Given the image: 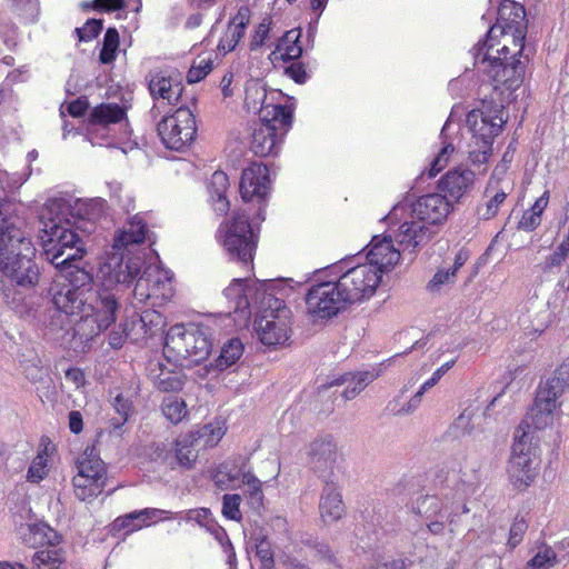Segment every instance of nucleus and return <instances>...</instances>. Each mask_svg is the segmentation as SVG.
<instances>
[{
	"label": "nucleus",
	"mask_w": 569,
	"mask_h": 569,
	"mask_svg": "<svg viewBox=\"0 0 569 569\" xmlns=\"http://www.w3.org/2000/svg\"><path fill=\"white\" fill-rule=\"evenodd\" d=\"M21 182L0 170V282L4 302L20 316L28 313L24 291L33 289L40 270L33 258L36 248L29 234L22 230L23 221L10 214L8 193Z\"/></svg>",
	"instance_id": "1"
},
{
	"label": "nucleus",
	"mask_w": 569,
	"mask_h": 569,
	"mask_svg": "<svg viewBox=\"0 0 569 569\" xmlns=\"http://www.w3.org/2000/svg\"><path fill=\"white\" fill-rule=\"evenodd\" d=\"M69 204L63 199L48 200L40 210V240L46 259L57 268H67L64 276L57 280L96 300L92 291L93 278L83 268L72 267L71 262L82 258L81 240L73 230V224L66 218Z\"/></svg>",
	"instance_id": "2"
},
{
	"label": "nucleus",
	"mask_w": 569,
	"mask_h": 569,
	"mask_svg": "<svg viewBox=\"0 0 569 569\" xmlns=\"http://www.w3.org/2000/svg\"><path fill=\"white\" fill-rule=\"evenodd\" d=\"M139 263V260L126 264L112 259L108 266V273L102 277V287L97 292L92 309L79 315L80 321L76 325L74 331L81 339L92 340L116 321L119 303L110 288L112 284H127L132 273L138 270Z\"/></svg>",
	"instance_id": "3"
},
{
	"label": "nucleus",
	"mask_w": 569,
	"mask_h": 569,
	"mask_svg": "<svg viewBox=\"0 0 569 569\" xmlns=\"http://www.w3.org/2000/svg\"><path fill=\"white\" fill-rule=\"evenodd\" d=\"M499 44L479 42L473 49L475 66L487 74L493 90L499 91L502 99H508L523 80L525 62L518 58L522 54L519 48H513L511 52L509 44L502 43L496 48Z\"/></svg>",
	"instance_id": "4"
},
{
	"label": "nucleus",
	"mask_w": 569,
	"mask_h": 569,
	"mask_svg": "<svg viewBox=\"0 0 569 569\" xmlns=\"http://www.w3.org/2000/svg\"><path fill=\"white\" fill-rule=\"evenodd\" d=\"M507 122L502 101L499 103L483 101L481 108L467 114V124L471 132L468 143V157L473 164H483L492 154L495 138Z\"/></svg>",
	"instance_id": "5"
},
{
	"label": "nucleus",
	"mask_w": 569,
	"mask_h": 569,
	"mask_svg": "<svg viewBox=\"0 0 569 569\" xmlns=\"http://www.w3.org/2000/svg\"><path fill=\"white\" fill-rule=\"evenodd\" d=\"M254 302L258 303L256 330L260 341L267 346L284 343L291 330V310L272 289L258 288Z\"/></svg>",
	"instance_id": "6"
},
{
	"label": "nucleus",
	"mask_w": 569,
	"mask_h": 569,
	"mask_svg": "<svg viewBox=\"0 0 569 569\" xmlns=\"http://www.w3.org/2000/svg\"><path fill=\"white\" fill-rule=\"evenodd\" d=\"M538 442L539 439L527 421L516 430L507 472L510 482L518 490L528 488L538 476L540 466Z\"/></svg>",
	"instance_id": "7"
},
{
	"label": "nucleus",
	"mask_w": 569,
	"mask_h": 569,
	"mask_svg": "<svg viewBox=\"0 0 569 569\" xmlns=\"http://www.w3.org/2000/svg\"><path fill=\"white\" fill-rule=\"evenodd\" d=\"M212 348V333L208 326L176 325L166 335L163 351L177 361L189 359L198 363L206 360Z\"/></svg>",
	"instance_id": "8"
},
{
	"label": "nucleus",
	"mask_w": 569,
	"mask_h": 569,
	"mask_svg": "<svg viewBox=\"0 0 569 569\" xmlns=\"http://www.w3.org/2000/svg\"><path fill=\"white\" fill-rule=\"evenodd\" d=\"M260 123L253 129L251 150L267 157L277 154L292 123V110L287 106H269L262 110Z\"/></svg>",
	"instance_id": "9"
},
{
	"label": "nucleus",
	"mask_w": 569,
	"mask_h": 569,
	"mask_svg": "<svg viewBox=\"0 0 569 569\" xmlns=\"http://www.w3.org/2000/svg\"><path fill=\"white\" fill-rule=\"evenodd\" d=\"M224 232L222 244L231 259L243 264L251 263L257 247V237L246 210H234L231 220L221 226Z\"/></svg>",
	"instance_id": "10"
},
{
	"label": "nucleus",
	"mask_w": 569,
	"mask_h": 569,
	"mask_svg": "<svg viewBox=\"0 0 569 569\" xmlns=\"http://www.w3.org/2000/svg\"><path fill=\"white\" fill-rule=\"evenodd\" d=\"M497 16V22L489 29L482 43H498L497 38L501 36L502 43L519 48V52L523 51L526 38L525 8L512 0H502Z\"/></svg>",
	"instance_id": "11"
},
{
	"label": "nucleus",
	"mask_w": 569,
	"mask_h": 569,
	"mask_svg": "<svg viewBox=\"0 0 569 569\" xmlns=\"http://www.w3.org/2000/svg\"><path fill=\"white\" fill-rule=\"evenodd\" d=\"M49 295L56 308L48 323L51 331L67 329L70 326L69 316H78L92 309L93 300L58 280L51 283Z\"/></svg>",
	"instance_id": "12"
},
{
	"label": "nucleus",
	"mask_w": 569,
	"mask_h": 569,
	"mask_svg": "<svg viewBox=\"0 0 569 569\" xmlns=\"http://www.w3.org/2000/svg\"><path fill=\"white\" fill-rule=\"evenodd\" d=\"M157 130L167 149L183 151L196 139V118L189 108L179 107L158 122Z\"/></svg>",
	"instance_id": "13"
},
{
	"label": "nucleus",
	"mask_w": 569,
	"mask_h": 569,
	"mask_svg": "<svg viewBox=\"0 0 569 569\" xmlns=\"http://www.w3.org/2000/svg\"><path fill=\"white\" fill-rule=\"evenodd\" d=\"M147 234L148 229L143 219L139 216L132 217L114 237L113 252L108 262L100 269L102 277L104 278L108 273V266L112 262V259L124 262L126 264L127 262L139 260L138 270L132 273L131 279H133L136 274H140L143 260L141 256L136 254V251L146 241Z\"/></svg>",
	"instance_id": "14"
},
{
	"label": "nucleus",
	"mask_w": 569,
	"mask_h": 569,
	"mask_svg": "<svg viewBox=\"0 0 569 569\" xmlns=\"http://www.w3.org/2000/svg\"><path fill=\"white\" fill-rule=\"evenodd\" d=\"M21 536L26 545L41 549L36 551L32 562L37 569H59L61 559L56 547L59 543L60 536L48 525L40 522L21 527Z\"/></svg>",
	"instance_id": "15"
},
{
	"label": "nucleus",
	"mask_w": 569,
	"mask_h": 569,
	"mask_svg": "<svg viewBox=\"0 0 569 569\" xmlns=\"http://www.w3.org/2000/svg\"><path fill=\"white\" fill-rule=\"evenodd\" d=\"M380 281L379 268L370 263L349 268L337 279L348 305L361 302L372 297Z\"/></svg>",
	"instance_id": "16"
},
{
	"label": "nucleus",
	"mask_w": 569,
	"mask_h": 569,
	"mask_svg": "<svg viewBox=\"0 0 569 569\" xmlns=\"http://www.w3.org/2000/svg\"><path fill=\"white\" fill-rule=\"evenodd\" d=\"M308 312L319 319H330L343 310L348 302L337 280L312 284L306 296Z\"/></svg>",
	"instance_id": "17"
},
{
	"label": "nucleus",
	"mask_w": 569,
	"mask_h": 569,
	"mask_svg": "<svg viewBox=\"0 0 569 569\" xmlns=\"http://www.w3.org/2000/svg\"><path fill=\"white\" fill-rule=\"evenodd\" d=\"M307 465L323 482L339 480L338 448L332 436H321L309 443Z\"/></svg>",
	"instance_id": "18"
},
{
	"label": "nucleus",
	"mask_w": 569,
	"mask_h": 569,
	"mask_svg": "<svg viewBox=\"0 0 569 569\" xmlns=\"http://www.w3.org/2000/svg\"><path fill=\"white\" fill-rule=\"evenodd\" d=\"M134 279L133 298L139 302H146L150 299L164 300L171 296V273L156 264L146 267L143 272L138 278L136 276ZM131 281L132 279L123 286L112 284L110 292L113 288L117 290L127 288Z\"/></svg>",
	"instance_id": "19"
},
{
	"label": "nucleus",
	"mask_w": 569,
	"mask_h": 569,
	"mask_svg": "<svg viewBox=\"0 0 569 569\" xmlns=\"http://www.w3.org/2000/svg\"><path fill=\"white\" fill-rule=\"evenodd\" d=\"M405 219L395 233V239L399 247L406 251L413 252L417 248L425 246L433 236L430 227L426 226L418 219L409 217L407 211V202H400L393 206L389 214L386 217L391 223Z\"/></svg>",
	"instance_id": "20"
},
{
	"label": "nucleus",
	"mask_w": 569,
	"mask_h": 569,
	"mask_svg": "<svg viewBox=\"0 0 569 569\" xmlns=\"http://www.w3.org/2000/svg\"><path fill=\"white\" fill-rule=\"evenodd\" d=\"M146 82L154 100L162 99L169 104H176L183 91L181 76L173 69L150 70L146 76Z\"/></svg>",
	"instance_id": "21"
},
{
	"label": "nucleus",
	"mask_w": 569,
	"mask_h": 569,
	"mask_svg": "<svg viewBox=\"0 0 569 569\" xmlns=\"http://www.w3.org/2000/svg\"><path fill=\"white\" fill-rule=\"evenodd\" d=\"M450 210V201L439 193L426 194L410 204L407 203L409 217L420 220L428 227L445 221Z\"/></svg>",
	"instance_id": "22"
},
{
	"label": "nucleus",
	"mask_w": 569,
	"mask_h": 569,
	"mask_svg": "<svg viewBox=\"0 0 569 569\" xmlns=\"http://www.w3.org/2000/svg\"><path fill=\"white\" fill-rule=\"evenodd\" d=\"M272 283L260 282L247 279H233L232 282L223 290V296L229 301V309L233 312L250 315V308L258 307L256 300V290L258 288L269 289Z\"/></svg>",
	"instance_id": "23"
},
{
	"label": "nucleus",
	"mask_w": 569,
	"mask_h": 569,
	"mask_svg": "<svg viewBox=\"0 0 569 569\" xmlns=\"http://www.w3.org/2000/svg\"><path fill=\"white\" fill-rule=\"evenodd\" d=\"M269 170L266 164L252 163L242 171L240 180V193L244 202L254 198L261 202L269 190Z\"/></svg>",
	"instance_id": "24"
},
{
	"label": "nucleus",
	"mask_w": 569,
	"mask_h": 569,
	"mask_svg": "<svg viewBox=\"0 0 569 569\" xmlns=\"http://www.w3.org/2000/svg\"><path fill=\"white\" fill-rule=\"evenodd\" d=\"M368 263L379 268V274L393 267L400 259V250L393 244L390 236H375L367 253Z\"/></svg>",
	"instance_id": "25"
},
{
	"label": "nucleus",
	"mask_w": 569,
	"mask_h": 569,
	"mask_svg": "<svg viewBox=\"0 0 569 569\" xmlns=\"http://www.w3.org/2000/svg\"><path fill=\"white\" fill-rule=\"evenodd\" d=\"M194 435L190 433L176 440L173 448L164 453L162 461L166 467L191 469L198 457Z\"/></svg>",
	"instance_id": "26"
},
{
	"label": "nucleus",
	"mask_w": 569,
	"mask_h": 569,
	"mask_svg": "<svg viewBox=\"0 0 569 569\" xmlns=\"http://www.w3.org/2000/svg\"><path fill=\"white\" fill-rule=\"evenodd\" d=\"M319 510L321 519L327 523L339 520L345 513V505L338 487V481L325 482V488L320 497Z\"/></svg>",
	"instance_id": "27"
},
{
	"label": "nucleus",
	"mask_w": 569,
	"mask_h": 569,
	"mask_svg": "<svg viewBox=\"0 0 569 569\" xmlns=\"http://www.w3.org/2000/svg\"><path fill=\"white\" fill-rule=\"evenodd\" d=\"M475 181V173L468 169H455L448 171L439 181V189L446 198L459 200L470 190Z\"/></svg>",
	"instance_id": "28"
},
{
	"label": "nucleus",
	"mask_w": 569,
	"mask_h": 569,
	"mask_svg": "<svg viewBox=\"0 0 569 569\" xmlns=\"http://www.w3.org/2000/svg\"><path fill=\"white\" fill-rule=\"evenodd\" d=\"M569 388V363H563L556 369L553 375L547 380L545 386L540 387L537 398L552 401L560 406L558 399Z\"/></svg>",
	"instance_id": "29"
},
{
	"label": "nucleus",
	"mask_w": 569,
	"mask_h": 569,
	"mask_svg": "<svg viewBox=\"0 0 569 569\" xmlns=\"http://www.w3.org/2000/svg\"><path fill=\"white\" fill-rule=\"evenodd\" d=\"M167 511L156 508H146L140 511H133L124 517L117 518L113 522V529L121 530L127 529L128 532H132L149 525L153 519L160 517Z\"/></svg>",
	"instance_id": "30"
},
{
	"label": "nucleus",
	"mask_w": 569,
	"mask_h": 569,
	"mask_svg": "<svg viewBox=\"0 0 569 569\" xmlns=\"http://www.w3.org/2000/svg\"><path fill=\"white\" fill-rule=\"evenodd\" d=\"M150 377L154 387L163 392L179 391L184 383L181 372L170 370L159 362L150 369Z\"/></svg>",
	"instance_id": "31"
},
{
	"label": "nucleus",
	"mask_w": 569,
	"mask_h": 569,
	"mask_svg": "<svg viewBox=\"0 0 569 569\" xmlns=\"http://www.w3.org/2000/svg\"><path fill=\"white\" fill-rule=\"evenodd\" d=\"M106 209L107 202L101 198L77 200L72 208V217L77 218L78 221H74L73 224L80 221L94 223L104 214Z\"/></svg>",
	"instance_id": "32"
},
{
	"label": "nucleus",
	"mask_w": 569,
	"mask_h": 569,
	"mask_svg": "<svg viewBox=\"0 0 569 569\" xmlns=\"http://www.w3.org/2000/svg\"><path fill=\"white\" fill-rule=\"evenodd\" d=\"M126 117V110L118 103H101L94 107L89 116L91 126L107 127L111 123H118Z\"/></svg>",
	"instance_id": "33"
},
{
	"label": "nucleus",
	"mask_w": 569,
	"mask_h": 569,
	"mask_svg": "<svg viewBox=\"0 0 569 569\" xmlns=\"http://www.w3.org/2000/svg\"><path fill=\"white\" fill-rule=\"evenodd\" d=\"M107 480L97 479L89 475L76 473L72 483L74 495L78 499L86 501L99 496L104 487Z\"/></svg>",
	"instance_id": "34"
},
{
	"label": "nucleus",
	"mask_w": 569,
	"mask_h": 569,
	"mask_svg": "<svg viewBox=\"0 0 569 569\" xmlns=\"http://www.w3.org/2000/svg\"><path fill=\"white\" fill-rule=\"evenodd\" d=\"M77 473L89 475L97 479L107 480L104 462L96 453V449L87 448L77 460Z\"/></svg>",
	"instance_id": "35"
},
{
	"label": "nucleus",
	"mask_w": 569,
	"mask_h": 569,
	"mask_svg": "<svg viewBox=\"0 0 569 569\" xmlns=\"http://www.w3.org/2000/svg\"><path fill=\"white\" fill-rule=\"evenodd\" d=\"M300 33L297 30L287 31L281 38L278 39L274 51L271 57L283 61L298 59L302 53V48L298 44Z\"/></svg>",
	"instance_id": "36"
},
{
	"label": "nucleus",
	"mask_w": 569,
	"mask_h": 569,
	"mask_svg": "<svg viewBox=\"0 0 569 569\" xmlns=\"http://www.w3.org/2000/svg\"><path fill=\"white\" fill-rule=\"evenodd\" d=\"M552 401L542 400L536 397L533 407L530 410L528 419L535 429H545L553 423V413L558 408Z\"/></svg>",
	"instance_id": "37"
},
{
	"label": "nucleus",
	"mask_w": 569,
	"mask_h": 569,
	"mask_svg": "<svg viewBox=\"0 0 569 569\" xmlns=\"http://www.w3.org/2000/svg\"><path fill=\"white\" fill-rule=\"evenodd\" d=\"M267 92L263 84L259 80L251 79L246 82L244 87V106L248 111L259 112L262 116V110L270 104H264Z\"/></svg>",
	"instance_id": "38"
},
{
	"label": "nucleus",
	"mask_w": 569,
	"mask_h": 569,
	"mask_svg": "<svg viewBox=\"0 0 569 569\" xmlns=\"http://www.w3.org/2000/svg\"><path fill=\"white\" fill-rule=\"evenodd\" d=\"M485 197L487 200L485 203L478 206L477 214L480 219L489 220L498 213L500 204L503 203L507 198V192L490 183L485 191Z\"/></svg>",
	"instance_id": "39"
},
{
	"label": "nucleus",
	"mask_w": 569,
	"mask_h": 569,
	"mask_svg": "<svg viewBox=\"0 0 569 569\" xmlns=\"http://www.w3.org/2000/svg\"><path fill=\"white\" fill-rule=\"evenodd\" d=\"M227 427L222 420H214L201 427L196 433L194 439L202 447H214L226 435Z\"/></svg>",
	"instance_id": "40"
},
{
	"label": "nucleus",
	"mask_w": 569,
	"mask_h": 569,
	"mask_svg": "<svg viewBox=\"0 0 569 569\" xmlns=\"http://www.w3.org/2000/svg\"><path fill=\"white\" fill-rule=\"evenodd\" d=\"M8 10L24 22H34L40 13L39 0H6Z\"/></svg>",
	"instance_id": "41"
},
{
	"label": "nucleus",
	"mask_w": 569,
	"mask_h": 569,
	"mask_svg": "<svg viewBox=\"0 0 569 569\" xmlns=\"http://www.w3.org/2000/svg\"><path fill=\"white\" fill-rule=\"evenodd\" d=\"M243 353V346L237 338L230 339L223 345L219 357L216 360V367L219 370H224L234 365Z\"/></svg>",
	"instance_id": "42"
},
{
	"label": "nucleus",
	"mask_w": 569,
	"mask_h": 569,
	"mask_svg": "<svg viewBox=\"0 0 569 569\" xmlns=\"http://www.w3.org/2000/svg\"><path fill=\"white\" fill-rule=\"evenodd\" d=\"M372 380V376L369 372L348 373L343 377L342 381L348 383L343 397L346 400L353 399L359 395Z\"/></svg>",
	"instance_id": "43"
},
{
	"label": "nucleus",
	"mask_w": 569,
	"mask_h": 569,
	"mask_svg": "<svg viewBox=\"0 0 569 569\" xmlns=\"http://www.w3.org/2000/svg\"><path fill=\"white\" fill-rule=\"evenodd\" d=\"M239 477L240 472L237 470L236 466L223 462L214 470L212 480L218 489L227 490L232 488V483Z\"/></svg>",
	"instance_id": "44"
},
{
	"label": "nucleus",
	"mask_w": 569,
	"mask_h": 569,
	"mask_svg": "<svg viewBox=\"0 0 569 569\" xmlns=\"http://www.w3.org/2000/svg\"><path fill=\"white\" fill-rule=\"evenodd\" d=\"M164 323L163 316L153 309L144 310L137 317V325L144 327L149 338L161 332Z\"/></svg>",
	"instance_id": "45"
},
{
	"label": "nucleus",
	"mask_w": 569,
	"mask_h": 569,
	"mask_svg": "<svg viewBox=\"0 0 569 569\" xmlns=\"http://www.w3.org/2000/svg\"><path fill=\"white\" fill-rule=\"evenodd\" d=\"M162 412L172 423H179L187 416V407L182 399L168 396L162 401Z\"/></svg>",
	"instance_id": "46"
},
{
	"label": "nucleus",
	"mask_w": 569,
	"mask_h": 569,
	"mask_svg": "<svg viewBox=\"0 0 569 569\" xmlns=\"http://www.w3.org/2000/svg\"><path fill=\"white\" fill-rule=\"evenodd\" d=\"M558 563L557 553L550 546H541L537 553L528 561V569H550Z\"/></svg>",
	"instance_id": "47"
},
{
	"label": "nucleus",
	"mask_w": 569,
	"mask_h": 569,
	"mask_svg": "<svg viewBox=\"0 0 569 569\" xmlns=\"http://www.w3.org/2000/svg\"><path fill=\"white\" fill-rule=\"evenodd\" d=\"M119 47V33L117 29L109 28L103 37L102 48L100 50L99 60L103 64H109L116 59V52Z\"/></svg>",
	"instance_id": "48"
},
{
	"label": "nucleus",
	"mask_w": 569,
	"mask_h": 569,
	"mask_svg": "<svg viewBox=\"0 0 569 569\" xmlns=\"http://www.w3.org/2000/svg\"><path fill=\"white\" fill-rule=\"evenodd\" d=\"M242 483L247 487L249 502L253 508H260L263 503V492L261 489V481L251 472H243L241 475Z\"/></svg>",
	"instance_id": "49"
},
{
	"label": "nucleus",
	"mask_w": 569,
	"mask_h": 569,
	"mask_svg": "<svg viewBox=\"0 0 569 569\" xmlns=\"http://www.w3.org/2000/svg\"><path fill=\"white\" fill-rule=\"evenodd\" d=\"M481 419L472 408L465 409L455 420L452 428L462 435H472L477 422Z\"/></svg>",
	"instance_id": "50"
},
{
	"label": "nucleus",
	"mask_w": 569,
	"mask_h": 569,
	"mask_svg": "<svg viewBox=\"0 0 569 569\" xmlns=\"http://www.w3.org/2000/svg\"><path fill=\"white\" fill-rule=\"evenodd\" d=\"M241 496L237 493H227L222 498V513L226 518L240 521L242 515L240 511Z\"/></svg>",
	"instance_id": "51"
},
{
	"label": "nucleus",
	"mask_w": 569,
	"mask_h": 569,
	"mask_svg": "<svg viewBox=\"0 0 569 569\" xmlns=\"http://www.w3.org/2000/svg\"><path fill=\"white\" fill-rule=\"evenodd\" d=\"M440 510L439 500L435 496H422L419 497L413 506V511L420 516H425L427 518L432 515H437Z\"/></svg>",
	"instance_id": "52"
},
{
	"label": "nucleus",
	"mask_w": 569,
	"mask_h": 569,
	"mask_svg": "<svg viewBox=\"0 0 569 569\" xmlns=\"http://www.w3.org/2000/svg\"><path fill=\"white\" fill-rule=\"evenodd\" d=\"M212 69V61L210 59H200L194 62L188 71L187 80L189 83H196L202 80Z\"/></svg>",
	"instance_id": "53"
},
{
	"label": "nucleus",
	"mask_w": 569,
	"mask_h": 569,
	"mask_svg": "<svg viewBox=\"0 0 569 569\" xmlns=\"http://www.w3.org/2000/svg\"><path fill=\"white\" fill-rule=\"evenodd\" d=\"M456 274L457 273L451 268H448V269L441 268V269H439L435 273L432 279L429 281L428 289L430 291H438L441 288V286L455 283Z\"/></svg>",
	"instance_id": "54"
},
{
	"label": "nucleus",
	"mask_w": 569,
	"mask_h": 569,
	"mask_svg": "<svg viewBox=\"0 0 569 569\" xmlns=\"http://www.w3.org/2000/svg\"><path fill=\"white\" fill-rule=\"evenodd\" d=\"M102 29V20L89 19L81 28H76L79 41L88 42L96 38Z\"/></svg>",
	"instance_id": "55"
},
{
	"label": "nucleus",
	"mask_w": 569,
	"mask_h": 569,
	"mask_svg": "<svg viewBox=\"0 0 569 569\" xmlns=\"http://www.w3.org/2000/svg\"><path fill=\"white\" fill-rule=\"evenodd\" d=\"M569 254V240L563 239L562 242L556 248L545 262V270L550 271L555 267L561 266Z\"/></svg>",
	"instance_id": "56"
},
{
	"label": "nucleus",
	"mask_w": 569,
	"mask_h": 569,
	"mask_svg": "<svg viewBox=\"0 0 569 569\" xmlns=\"http://www.w3.org/2000/svg\"><path fill=\"white\" fill-rule=\"evenodd\" d=\"M187 519L196 521L198 525L207 528L209 531H213L216 528V523L211 518V512L207 508L189 510L187 513Z\"/></svg>",
	"instance_id": "57"
},
{
	"label": "nucleus",
	"mask_w": 569,
	"mask_h": 569,
	"mask_svg": "<svg viewBox=\"0 0 569 569\" xmlns=\"http://www.w3.org/2000/svg\"><path fill=\"white\" fill-rule=\"evenodd\" d=\"M229 187V179L228 176L223 171H216L211 176L210 183H209V191L211 198H214V196H222L226 193L227 189Z\"/></svg>",
	"instance_id": "58"
},
{
	"label": "nucleus",
	"mask_w": 569,
	"mask_h": 569,
	"mask_svg": "<svg viewBox=\"0 0 569 569\" xmlns=\"http://www.w3.org/2000/svg\"><path fill=\"white\" fill-rule=\"evenodd\" d=\"M256 555L261 561V566L263 569H270L273 567V552L271 550V545L268 540L261 539L256 543Z\"/></svg>",
	"instance_id": "59"
},
{
	"label": "nucleus",
	"mask_w": 569,
	"mask_h": 569,
	"mask_svg": "<svg viewBox=\"0 0 569 569\" xmlns=\"http://www.w3.org/2000/svg\"><path fill=\"white\" fill-rule=\"evenodd\" d=\"M270 26H271V21L268 18H264L258 24V27L254 31V34L252 36L251 42H250L251 50H257L266 43V41L269 37Z\"/></svg>",
	"instance_id": "60"
},
{
	"label": "nucleus",
	"mask_w": 569,
	"mask_h": 569,
	"mask_svg": "<svg viewBox=\"0 0 569 569\" xmlns=\"http://www.w3.org/2000/svg\"><path fill=\"white\" fill-rule=\"evenodd\" d=\"M127 421V418H120L118 416L112 417L108 420L107 427L101 430L98 436L102 437L107 432L110 437L121 438L124 432L123 427Z\"/></svg>",
	"instance_id": "61"
},
{
	"label": "nucleus",
	"mask_w": 569,
	"mask_h": 569,
	"mask_svg": "<svg viewBox=\"0 0 569 569\" xmlns=\"http://www.w3.org/2000/svg\"><path fill=\"white\" fill-rule=\"evenodd\" d=\"M527 528H528V526L522 518L521 519L517 518L513 521V523L511 525L510 530H509V540H508V543L511 548H515L516 546H518L520 543Z\"/></svg>",
	"instance_id": "62"
},
{
	"label": "nucleus",
	"mask_w": 569,
	"mask_h": 569,
	"mask_svg": "<svg viewBox=\"0 0 569 569\" xmlns=\"http://www.w3.org/2000/svg\"><path fill=\"white\" fill-rule=\"evenodd\" d=\"M46 475V460L42 456H38L29 467L28 480L39 482Z\"/></svg>",
	"instance_id": "63"
},
{
	"label": "nucleus",
	"mask_w": 569,
	"mask_h": 569,
	"mask_svg": "<svg viewBox=\"0 0 569 569\" xmlns=\"http://www.w3.org/2000/svg\"><path fill=\"white\" fill-rule=\"evenodd\" d=\"M126 322H128L127 336L132 342H141L149 339L144 327L137 325V317H132Z\"/></svg>",
	"instance_id": "64"
}]
</instances>
